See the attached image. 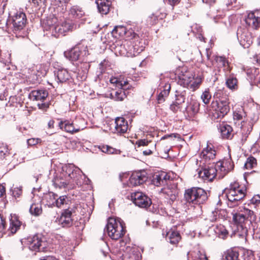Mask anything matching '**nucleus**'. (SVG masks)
Masks as SVG:
<instances>
[{
    "mask_svg": "<svg viewBox=\"0 0 260 260\" xmlns=\"http://www.w3.org/2000/svg\"><path fill=\"white\" fill-rule=\"evenodd\" d=\"M251 202L253 204H260V196L258 194L255 195L251 200Z\"/></svg>",
    "mask_w": 260,
    "mask_h": 260,
    "instance_id": "052dcab7",
    "label": "nucleus"
},
{
    "mask_svg": "<svg viewBox=\"0 0 260 260\" xmlns=\"http://www.w3.org/2000/svg\"><path fill=\"white\" fill-rule=\"evenodd\" d=\"M58 196L53 192H49L44 194L43 201L46 203L48 207H54L56 198Z\"/></svg>",
    "mask_w": 260,
    "mask_h": 260,
    "instance_id": "bb28decb",
    "label": "nucleus"
},
{
    "mask_svg": "<svg viewBox=\"0 0 260 260\" xmlns=\"http://www.w3.org/2000/svg\"><path fill=\"white\" fill-rule=\"evenodd\" d=\"M101 151L107 154H119L120 151L109 146H103L100 148Z\"/></svg>",
    "mask_w": 260,
    "mask_h": 260,
    "instance_id": "a19ab883",
    "label": "nucleus"
},
{
    "mask_svg": "<svg viewBox=\"0 0 260 260\" xmlns=\"http://www.w3.org/2000/svg\"><path fill=\"white\" fill-rule=\"evenodd\" d=\"M80 172L79 168H75L73 165H70L66 167L65 174L63 175L66 177L64 179L62 177L56 178L54 184L59 188L66 187L70 183L71 180L77 177V174Z\"/></svg>",
    "mask_w": 260,
    "mask_h": 260,
    "instance_id": "0eeeda50",
    "label": "nucleus"
},
{
    "mask_svg": "<svg viewBox=\"0 0 260 260\" xmlns=\"http://www.w3.org/2000/svg\"><path fill=\"white\" fill-rule=\"evenodd\" d=\"M29 212L36 216L40 215L42 213L41 204L40 203L32 204L29 208Z\"/></svg>",
    "mask_w": 260,
    "mask_h": 260,
    "instance_id": "f704fd0d",
    "label": "nucleus"
},
{
    "mask_svg": "<svg viewBox=\"0 0 260 260\" xmlns=\"http://www.w3.org/2000/svg\"><path fill=\"white\" fill-rule=\"evenodd\" d=\"M245 113L243 112V110H240L238 111H235L233 113V117L234 120H240L243 119V117H245Z\"/></svg>",
    "mask_w": 260,
    "mask_h": 260,
    "instance_id": "de8ad7c7",
    "label": "nucleus"
},
{
    "mask_svg": "<svg viewBox=\"0 0 260 260\" xmlns=\"http://www.w3.org/2000/svg\"><path fill=\"white\" fill-rule=\"evenodd\" d=\"M81 51L78 47H75L64 52V56L71 61L77 60L80 55Z\"/></svg>",
    "mask_w": 260,
    "mask_h": 260,
    "instance_id": "393cba45",
    "label": "nucleus"
},
{
    "mask_svg": "<svg viewBox=\"0 0 260 260\" xmlns=\"http://www.w3.org/2000/svg\"><path fill=\"white\" fill-rule=\"evenodd\" d=\"M245 21L248 26L254 29L260 27V10H255L249 13Z\"/></svg>",
    "mask_w": 260,
    "mask_h": 260,
    "instance_id": "4468645a",
    "label": "nucleus"
},
{
    "mask_svg": "<svg viewBox=\"0 0 260 260\" xmlns=\"http://www.w3.org/2000/svg\"><path fill=\"white\" fill-rule=\"evenodd\" d=\"M167 186L161 189V192L167 196L166 198H169L172 201L176 200V197L178 193V190L175 184H171L168 182V184H166Z\"/></svg>",
    "mask_w": 260,
    "mask_h": 260,
    "instance_id": "f3484780",
    "label": "nucleus"
},
{
    "mask_svg": "<svg viewBox=\"0 0 260 260\" xmlns=\"http://www.w3.org/2000/svg\"><path fill=\"white\" fill-rule=\"evenodd\" d=\"M150 141L146 139L139 140L136 142V144L138 147L147 146Z\"/></svg>",
    "mask_w": 260,
    "mask_h": 260,
    "instance_id": "4d7b16f0",
    "label": "nucleus"
},
{
    "mask_svg": "<svg viewBox=\"0 0 260 260\" xmlns=\"http://www.w3.org/2000/svg\"><path fill=\"white\" fill-rule=\"evenodd\" d=\"M42 142V140L40 138H32L27 140V143L29 146H35L37 144H40Z\"/></svg>",
    "mask_w": 260,
    "mask_h": 260,
    "instance_id": "8fccbe9b",
    "label": "nucleus"
},
{
    "mask_svg": "<svg viewBox=\"0 0 260 260\" xmlns=\"http://www.w3.org/2000/svg\"><path fill=\"white\" fill-rule=\"evenodd\" d=\"M216 154V151L212 145L207 144L206 147L203 149L201 153V157L207 162L213 160L215 158Z\"/></svg>",
    "mask_w": 260,
    "mask_h": 260,
    "instance_id": "6ab92c4d",
    "label": "nucleus"
},
{
    "mask_svg": "<svg viewBox=\"0 0 260 260\" xmlns=\"http://www.w3.org/2000/svg\"><path fill=\"white\" fill-rule=\"evenodd\" d=\"M26 17L25 13L22 12H17L13 17V31L17 37H23V31L26 23Z\"/></svg>",
    "mask_w": 260,
    "mask_h": 260,
    "instance_id": "1a4fd4ad",
    "label": "nucleus"
},
{
    "mask_svg": "<svg viewBox=\"0 0 260 260\" xmlns=\"http://www.w3.org/2000/svg\"><path fill=\"white\" fill-rule=\"evenodd\" d=\"M211 95L209 92L208 90H205L201 95V99L203 103L205 104H207L209 103L211 99Z\"/></svg>",
    "mask_w": 260,
    "mask_h": 260,
    "instance_id": "a18cd8bd",
    "label": "nucleus"
},
{
    "mask_svg": "<svg viewBox=\"0 0 260 260\" xmlns=\"http://www.w3.org/2000/svg\"><path fill=\"white\" fill-rule=\"evenodd\" d=\"M246 189L235 182L231 183L229 188L226 189V195L231 202L237 203L243 199L246 196Z\"/></svg>",
    "mask_w": 260,
    "mask_h": 260,
    "instance_id": "423d86ee",
    "label": "nucleus"
},
{
    "mask_svg": "<svg viewBox=\"0 0 260 260\" xmlns=\"http://www.w3.org/2000/svg\"><path fill=\"white\" fill-rule=\"evenodd\" d=\"M148 177L145 171H139L133 173L129 179V184L136 186L142 184L147 181Z\"/></svg>",
    "mask_w": 260,
    "mask_h": 260,
    "instance_id": "ddd939ff",
    "label": "nucleus"
},
{
    "mask_svg": "<svg viewBox=\"0 0 260 260\" xmlns=\"http://www.w3.org/2000/svg\"><path fill=\"white\" fill-rule=\"evenodd\" d=\"M43 2V0H31V3L36 10L39 9V6L41 5Z\"/></svg>",
    "mask_w": 260,
    "mask_h": 260,
    "instance_id": "bf43d9fd",
    "label": "nucleus"
},
{
    "mask_svg": "<svg viewBox=\"0 0 260 260\" xmlns=\"http://www.w3.org/2000/svg\"><path fill=\"white\" fill-rule=\"evenodd\" d=\"M140 203H136V205L141 208H146L150 206L151 204V199L145 195L143 198L139 201Z\"/></svg>",
    "mask_w": 260,
    "mask_h": 260,
    "instance_id": "58836bf2",
    "label": "nucleus"
},
{
    "mask_svg": "<svg viewBox=\"0 0 260 260\" xmlns=\"http://www.w3.org/2000/svg\"><path fill=\"white\" fill-rule=\"evenodd\" d=\"M188 258L192 260H208L207 255L204 251L198 250L188 253Z\"/></svg>",
    "mask_w": 260,
    "mask_h": 260,
    "instance_id": "c85d7f7f",
    "label": "nucleus"
},
{
    "mask_svg": "<svg viewBox=\"0 0 260 260\" xmlns=\"http://www.w3.org/2000/svg\"><path fill=\"white\" fill-rule=\"evenodd\" d=\"M126 28L123 26H117L115 27L112 31V34L115 38L121 37L125 35Z\"/></svg>",
    "mask_w": 260,
    "mask_h": 260,
    "instance_id": "4c0bfd02",
    "label": "nucleus"
},
{
    "mask_svg": "<svg viewBox=\"0 0 260 260\" xmlns=\"http://www.w3.org/2000/svg\"><path fill=\"white\" fill-rule=\"evenodd\" d=\"M164 2L172 6L173 9L174 7L179 3L180 0H164Z\"/></svg>",
    "mask_w": 260,
    "mask_h": 260,
    "instance_id": "13d9d810",
    "label": "nucleus"
},
{
    "mask_svg": "<svg viewBox=\"0 0 260 260\" xmlns=\"http://www.w3.org/2000/svg\"><path fill=\"white\" fill-rule=\"evenodd\" d=\"M129 89V87L120 88L117 91H113L110 94V98L116 101H122L126 98V90Z\"/></svg>",
    "mask_w": 260,
    "mask_h": 260,
    "instance_id": "b1692460",
    "label": "nucleus"
},
{
    "mask_svg": "<svg viewBox=\"0 0 260 260\" xmlns=\"http://www.w3.org/2000/svg\"><path fill=\"white\" fill-rule=\"evenodd\" d=\"M170 177L165 172L155 174L153 176L152 183L155 186H159L170 183Z\"/></svg>",
    "mask_w": 260,
    "mask_h": 260,
    "instance_id": "dca6fc26",
    "label": "nucleus"
},
{
    "mask_svg": "<svg viewBox=\"0 0 260 260\" xmlns=\"http://www.w3.org/2000/svg\"><path fill=\"white\" fill-rule=\"evenodd\" d=\"M226 85L229 89L236 90L238 87V80L235 77L230 75L226 80Z\"/></svg>",
    "mask_w": 260,
    "mask_h": 260,
    "instance_id": "72a5a7b5",
    "label": "nucleus"
},
{
    "mask_svg": "<svg viewBox=\"0 0 260 260\" xmlns=\"http://www.w3.org/2000/svg\"><path fill=\"white\" fill-rule=\"evenodd\" d=\"M167 238L170 243L176 244L178 243L181 239L180 234L177 231H170L167 233Z\"/></svg>",
    "mask_w": 260,
    "mask_h": 260,
    "instance_id": "c756f323",
    "label": "nucleus"
},
{
    "mask_svg": "<svg viewBox=\"0 0 260 260\" xmlns=\"http://www.w3.org/2000/svg\"><path fill=\"white\" fill-rule=\"evenodd\" d=\"M215 60L220 67H223L224 70L230 71L229 62L224 57L217 56Z\"/></svg>",
    "mask_w": 260,
    "mask_h": 260,
    "instance_id": "ea45409f",
    "label": "nucleus"
},
{
    "mask_svg": "<svg viewBox=\"0 0 260 260\" xmlns=\"http://www.w3.org/2000/svg\"><path fill=\"white\" fill-rule=\"evenodd\" d=\"M99 12L103 15L108 14L111 3L109 0H96L95 2Z\"/></svg>",
    "mask_w": 260,
    "mask_h": 260,
    "instance_id": "5701e85b",
    "label": "nucleus"
},
{
    "mask_svg": "<svg viewBox=\"0 0 260 260\" xmlns=\"http://www.w3.org/2000/svg\"><path fill=\"white\" fill-rule=\"evenodd\" d=\"M22 193V191L21 189H19L18 188L15 189L13 192V194L15 197H19L20 196V195Z\"/></svg>",
    "mask_w": 260,
    "mask_h": 260,
    "instance_id": "69168bd1",
    "label": "nucleus"
},
{
    "mask_svg": "<svg viewBox=\"0 0 260 260\" xmlns=\"http://www.w3.org/2000/svg\"><path fill=\"white\" fill-rule=\"evenodd\" d=\"M200 103L197 101L192 100L187 107V112L191 116L198 113L200 110Z\"/></svg>",
    "mask_w": 260,
    "mask_h": 260,
    "instance_id": "cd10ccee",
    "label": "nucleus"
},
{
    "mask_svg": "<svg viewBox=\"0 0 260 260\" xmlns=\"http://www.w3.org/2000/svg\"><path fill=\"white\" fill-rule=\"evenodd\" d=\"M237 35L240 45L244 48H248L252 43L251 35L246 29H238Z\"/></svg>",
    "mask_w": 260,
    "mask_h": 260,
    "instance_id": "f8f14e48",
    "label": "nucleus"
},
{
    "mask_svg": "<svg viewBox=\"0 0 260 260\" xmlns=\"http://www.w3.org/2000/svg\"><path fill=\"white\" fill-rule=\"evenodd\" d=\"M253 238L256 240H260V226L254 228V226L253 228Z\"/></svg>",
    "mask_w": 260,
    "mask_h": 260,
    "instance_id": "6e6d98bb",
    "label": "nucleus"
},
{
    "mask_svg": "<svg viewBox=\"0 0 260 260\" xmlns=\"http://www.w3.org/2000/svg\"><path fill=\"white\" fill-rule=\"evenodd\" d=\"M234 168V164L231 158L219 161L214 165L205 166L198 172V176L204 180L211 181L216 177L222 179Z\"/></svg>",
    "mask_w": 260,
    "mask_h": 260,
    "instance_id": "f257e3e1",
    "label": "nucleus"
},
{
    "mask_svg": "<svg viewBox=\"0 0 260 260\" xmlns=\"http://www.w3.org/2000/svg\"><path fill=\"white\" fill-rule=\"evenodd\" d=\"M257 165L256 159L253 157H249L245 163L244 167L247 169H251L254 168Z\"/></svg>",
    "mask_w": 260,
    "mask_h": 260,
    "instance_id": "79ce46f5",
    "label": "nucleus"
},
{
    "mask_svg": "<svg viewBox=\"0 0 260 260\" xmlns=\"http://www.w3.org/2000/svg\"><path fill=\"white\" fill-rule=\"evenodd\" d=\"M185 93L182 92L181 93H178L176 94V100L175 101L178 102L179 104H181L185 102Z\"/></svg>",
    "mask_w": 260,
    "mask_h": 260,
    "instance_id": "3c124183",
    "label": "nucleus"
},
{
    "mask_svg": "<svg viewBox=\"0 0 260 260\" xmlns=\"http://www.w3.org/2000/svg\"><path fill=\"white\" fill-rule=\"evenodd\" d=\"M8 154V148L4 146H0V159L4 158Z\"/></svg>",
    "mask_w": 260,
    "mask_h": 260,
    "instance_id": "603ef678",
    "label": "nucleus"
},
{
    "mask_svg": "<svg viewBox=\"0 0 260 260\" xmlns=\"http://www.w3.org/2000/svg\"><path fill=\"white\" fill-rule=\"evenodd\" d=\"M165 96L162 93H159L157 96V100L158 103H162L165 101Z\"/></svg>",
    "mask_w": 260,
    "mask_h": 260,
    "instance_id": "0e129e2a",
    "label": "nucleus"
},
{
    "mask_svg": "<svg viewBox=\"0 0 260 260\" xmlns=\"http://www.w3.org/2000/svg\"><path fill=\"white\" fill-rule=\"evenodd\" d=\"M20 226V222L18 220L17 216L15 215H11V218L10 219V226L8 229L10 232L12 234H15L19 229Z\"/></svg>",
    "mask_w": 260,
    "mask_h": 260,
    "instance_id": "a878e982",
    "label": "nucleus"
},
{
    "mask_svg": "<svg viewBox=\"0 0 260 260\" xmlns=\"http://www.w3.org/2000/svg\"><path fill=\"white\" fill-rule=\"evenodd\" d=\"M201 83L202 79L201 78H197L193 79V81H190L189 82L186 83V85L188 89L193 91L199 88Z\"/></svg>",
    "mask_w": 260,
    "mask_h": 260,
    "instance_id": "c9c22d12",
    "label": "nucleus"
},
{
    "mask_svg": "<svg viewBox=\"0 0 260 260\" xmlns=\"http://www.w3.org/2000/svg\"><path fill=\"white\" fill-rule=\"evenodd\" d=\"M234 221L238 224V230L241 229L242 234H246L248 232L247 224L250 223L253 227L260 221L255 213L248 209H244L243 213H236L233 216Z\"/></svg>",
    "mask_w": 260,
    "mask_h": 260,
    "instance_id": "7ed1b4c3",
    "label": "nucleus"
},
{
    "mask_svg": "<svg viewBox=\"0 0 260 260\" xmlns=\"http://www.w3.org/2000/svg\"><path fill=\"white\" fill-rule=\"evenodd\" d=\"M110 82L111 84L115 85L116 87L118 88H123L127 86L128 82L127 81H119L117 78L113 77L110 80Z\"/></svg>",
    "mask_w": 260,
    "mask_h": 260,
    "instance_id": "37998d69",
    "label": "nucleus"
},
{
    "mask_svg": "<svg viewBox=\"0 0 260 260\" xmlns=\"http://www.w3.org/2000/svg\"><path fill=\"white\" fill-rule=\"evenodd\" d=\"M48 93L46 90H35L29 94V98L32 101H43L48 96Z\"/></svg>",
    "mask_w": 260,
    "mask_h": 260,
    "instance_id": "412c9836",
    "label": "nucleus"
},
{
    "mask_svg": "<svg viewBox=\"0 0 260 260\" xmlns=\"http://www.w3.org/2000/svg\"><path fill=\"white\" fill-rule=\"evenodd\" d=\"M57 20L56 18H53L52 20L48 19L47 20V24L49 26V30L51 31L52 33L55 32L58 35H65V33L72 30L74 28L73 23L70 20H66L63 22L60 25H54L52 22H55Z\"/></svg>",
    "mask_w": 260,
    "mask_h": 260,
    "instance_id": "6e6552de",
    "label": "nucleus"
},
{
    "mask_svg": "<svg viewBox=\"0 0 260 260\" xmlns=\"http://www.w3.org/2000/svg\"><path fill=\"white\" fill-rule=\"evenodd\" d=\"M5 228V222L3 217L0 215V232H3Z\"/></svg>",
    "mask_w": 260,
    "mask_h": 260,
    "instance_id": "e2e57ef3",
    "label": "nucleus"
},
{
    "mask_svg": "<svg viewBox=\"0 0 260 260\" xmlns=\"http://www.w3.org/2000/svg\"><path fill=\"white\" fill-rule=\"evenodd\" d=\"M180 105L181 104L175 101L170 105V108L173 112H176L180 109Z\"/></svg>",
    "mask_w": 260,
    "mask_h": 260,
    "instance_id": "5fc2aeb1",
    "label": "nucleus"
},
{
    "mask_svg": "<svg viewBox=\"0 0 260 260\" xmlns=\"http://www.w3.org/2000/svg\"><path fill=\"white\" fill-rule=\"evenodd\" d=\"M217 212L216 211H213L211 215L209 216V219L212 221H215L217 219Z\"/></svg>",
    "mask_w": 260,
    "mask_h": 260,
    "instance_id": "680f3d73",
    "label": "nucleus"
},
{
    "mask_svg": "<svg viewBox=\"0 0 260 260\" xmlns=\"http://www.w3.org/2000/svg\"><path fill=\"white\" fill-rule=\"evenodd\" d=\"M115 133L117 134H124L128 129L127 121L123 117H117L115 121Z\"/></svg>",
    "mask_w": 260,
    "mask_h": 260,
    "instance_id": "aec40b11",
    "label": "nucleus"
},
{
    "mask_svg": "<svg viewBox=\"0 0 260 260\" xmlns=\"http://www.w3.org/2000/svg\"><path fill=\"white\" fill-rule=\"evenodd\" d=\"M171 89V85L169 83H166L164 86V90L160 93H162L166 98L168 96Z\"/></svg>",
    "mask_w": 260,
    "mask_h": 260,
    "instance_id": "864d4df0",
    "label": "nucleus"
},
{
    "mask_svg": "<svg viewBox=\"0 0 260 260\" xmlns=\"http://www.w3.org/2000/svg\"><path fill=\"white\" fill-rule=\"evenodd\" d=\"M75 212V209L69 208L64 210L58 218V223L63 227L69 226L72 224V214Z\"/></svg>",
    "mask_w": 260,
    "mask_h": 260,
    "instance_id": "2eb2a0df",
    "label": "nucleus"
},
{
    "mask_svg": "<svg viewBox=\"0 0 260 260\" xmlns=\"http://www.w3.org/2000/svg\"><path fill=\"white\" fill-rule=\"evenodd\" d=\"M106 228L108 236L113 240L119 239L125 233L124 223L119 218H109Z\"/></svg>",
    "mask_w": 260,
    "mask_h": 260,
    "instance_id": "20e7f679",
    "label": "nucleus"
},
{
    "mask_svg": "<svg viewBox=\"0 0 260 260\" xmlns=\"http://www.w3.org/2000/svg\"><path fill=\"white\" fill-rule=\"evenodd\" d=\"M79 120L82 123V125H77L73 122L70 123L68 120L61 121L59 123V126L61 129H64L68 133L74 134L77 133L85 128V121L84 119H80Z\"/></svg>",
    "mask_w": 260,
    "mask_h": 260,
    "instance_id": "9b49d317",
    "label": "nucleus"
},
{
    "mask_svg": "<svg viewBox=\"0 0 260 260\" xmlns=\"http://www.w3.org/2000/svg\"><path fill=\"white\" fill-rule=\"evenodd\" d=\"M70 14L74 18H80L84 15V12L79 6H73L70 10Z\"/></svg>",
    "mask_w": 260,
    "mask_h": 260,
    "instance_id": "473e14b6",
    "label": "nucleus"
},
{
    "mask_svg": "<svg viewBox=\"0 0 260 260\" xmlns=\"http://www.w3.org/2000/svg\"><path fill=\"white\" fill-rule=\"evenodd\" d=\"M215 233L219 237V238L222 239H226L229 233L225 226L222 224L216 225L214 229Z\"/></svg>",
    "mask_w": 260,
    "mask_h": 260,
    "instance_id": "2f4dec72",
    "label": "nucleus"
},
{
    "mask_svg": "<svg viewBox=\"0 0 260 260\" xmlns=\"http://www.w3.org/2000/svg\"><path fill=\"white\" fill-rule=\"evenodd\" d=\"M224 260H239L238 252L233 249L228 250L225 253Z\"/></svg>",
    "mask_w": 260,
    "mask_h": 260,
    "instance_id": "e433bc0d",
    "label": "nucleus"
},
{
    "mask_svg": "<svg viewBox=\"0 0 260 260\" xmlns=\"http://www.w3.org/2000/svg\"><path fill=\"white\" fill-rule=\"evenodd\" d=\"M55 80L58 83H65L72 78L70 73L66 69L60 68L54 71Z\"/></svg>",
    "mask_w": 260,
    "mask_h": 260,
    "instance_id": "a211bd4d",
    "label": "nucleus"
},
{
    "mask_svg": "<svg viewBox=\"0 0 260 260\" xmlns=\"http://www.w3.org/2000/svg\"><path fill=\"white\" fill-rule=\"evenodd\" d=\"M184 198L189 204H203L208 199L206 192L200 187H191L185 190Z\"/></svg>",
    "mask_w": 260,
    "mask_h": 260,
    "instance_id": "39448f33",
    "label": "nucleus"
},
{
    "mask_svg": "<svg viewBox=\"0 0 260 260\" xmlns=\"http://www.w3.org/2000/svg\"><path fill=\"white\" fill-rule=\"evenodd\" d=\"M218 129L223 139H231L232 138L233 136V128L230 125L223 123L220 124Z\"/></svg>",
    "mask_w": 260,
    "mask_h": 260,
    "instance_id": "4be33fe9",
    "label": "nucleus"
},
{
    "mask_svg": "<svg viewBox=\"0 0 260 260\" xmlns=\"http://www.w3.org/2000/svg\"><path fill=\"white\" fill-rule=\"evenodd\" d=\"M145 194H144L142 192H135L132 193L131 194V200L136 205V203H140L139 201L143 197Z\"/></svg>",
    "mask_w": 260,
    "mask_h": 260,
    "instance_id": "c03bdc74",
    "label": "nucleus"
},
{
    "mask_svg": "<svg viewBox=\"0 0 260 260\" xmlns=\"http://www.w3.org/2000/svg\"><path fill=\"white\" fill-rule=\"evenodd\" d=\"M67 197L64 196L56 198L55 206L59 208L66 202Z\"/></svg>",
    "mask_w": 260,
    "mask_h": 260,
    "instance_id": "09e8293b",
    "label": "nucleus"
},
{
    "mask_svg": "<svg viewBox=\"0 0 260 260\" xmlns=\"http://www.w3.org/2000/svg\"><path fill=\"white\" fill-rule=\"evenodd\" d=\"M6 193V189L4 186L0 184V198L3 197Z\"/></svg>",
    "mask_w": 260,
    "mask_h": 260,
    "instance_id": "338daca9",
    "label": "nucleus"
},
{
    "mask_svg": "<svg viewBox=\"0 0 260 260\" xmlns=\"http://www.w3.org/2000/svg\"><path fill=\"white\" fill-rule=\"evenodd\" d=\"M141 256L140 252L135 249H131L129 252L123 255V260H141Z\"/></svg>",
    "mask_w": 260,
    "mask_h": 260,
    "instance_id": "7c9ffc66",
    "label": "nucleus"
},
{
    "mask_svg": "<svg viewBox=\"0 0 260 260\" xmlns=\"http://www.w3.org/2000/svg\"><path fill=\"white\" fill-rule=\"evenodd\" d=\"M215 102L211 104L212 112L211 116L214 120L221 119L226 115L230 110L229 96L223 90H218L214 94Z\"/></svg>",
    "mask_w": 260,
    "mask_h": 260,
    "instance_id": "f03ea898",
    "label": "nucleus"
},
{
    "mask_svg": "<svg viewBox=\"0 0 260 260\" xmlns=\"http://www.w3.org/2000/svg\"><path fill=\"white\" fill-rule=\"evenodd\" d=\"M131 42H125V43L123 44V47L125 48V46L128 47L127 49H126L127 52H129L130 53H133L135 54V52L138 51V49L134 46H129L131 45Z\"/></svg>",
    "mask_w": 260,
    "mask_h": 260,
    "instance_id": "49530a36",
    "label": "nucleus"
},
{
    "mask_svg": "<svg viewBox=\"0 0 260 260\" xmlns=\"http://www.w3.org/2000/svg\"><path fill=\"white\" fill-rule=\"evenodd\" d=\"M28 248L30 250L44 251L47 246L45 238L41 235H36L28 240Z\"/></svg>",
    "mask_w": 260,
    "mask_h": 260,
    "instance_id": "9d476101",
    "label": "nucleus"
},
{
    "mask_svg": "<svg viewBox=\"0 0 260 260\" xmlns=\"http://www.w3.org/2000/svg\"><path fill=\"white\" fill-rule=\"evenodd\" d=\"M40 260H57L55 257L52 256H47L41 258Z\"/></svg>",
    "mask_w": 260,
    "mask_h": 260,
    "instance_id": "774afa93",
    "label": "nucleus"
}]
</instances>
